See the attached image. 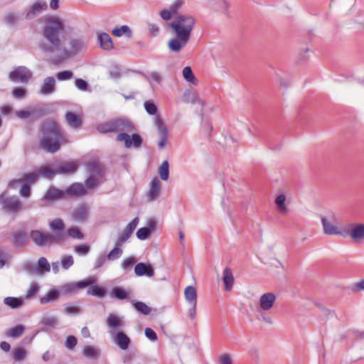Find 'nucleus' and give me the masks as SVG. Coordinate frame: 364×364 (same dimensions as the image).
<instances>
[{
  "mask_svg": "<svg viewBox=\"0 0 364 364\" xmlns=\"http://www.w3.org/2000/svg\"><path fill=\"white\" fill-rule=\"evenodd\" d=\"M92 283H93L92 279H87L82 280V281H80L77 282H72V283L66 284L61 287V289L65 294L72 293V292L76 291L77 289L86 287L89 286L90 284H92Z\"/></svg>",
  "mask_w": 364,
  "mask_h": 364,
  "instance_id": "obj_18",
  "label": "nucleus"
},
{
  "mask_svg": "<svg viewBox=\"0 0 364 364\" xmlns=\"http://www.w3.org/2000/svg\"><path fill=\"white\" fill-rule=\"evenodd\" d=\"M136 262V259L134 257H128L122 261V267L124 271H128Z\"/></svg>",
  "mask_w": 364,
  "mask_h": 364,
  "instance_id": "obj_48",
  "label": "nucleus"
},
{
  "mask_svg": "<svg viewBox=\"0 0 364 364\" xmlns=\"http://www.w3.org/2000/svg\"><path fill=\"white\" fill-rule=\"evenodd\" d=\"M183 77L187 82H191L193 85L196 84L197 80L191 67L186 66L183 69Z\"/></svg>",
  "mask_w": 364,
  "mask_h": 364,
  "instance_id": "obj_43",
  "label": "nucleus"
},
{
  "mask_svg": "<svg viewBox=\"0 0 364 364\" xmlns=\"http://www.w3.org/2000/svg\"><path fill=\"white\" fill-rule=\"evenodd\" d=\"M100 47L105 50L110 51L114 48V43L110 36L107 33H100L97 36Z\"/></svg>",
  "mask_w": 364,
  "mask_h": 364,
  "instance_id": "obj_19",
  "label": "nucleus"
},
{
  "mask_svg": "<svg viewBox=\"0 0 364 364\" xmlns=\"http://www.w3.org/2000/svg\"><path fill=\"white\" fill-rule=\"evenodd\" d=\"M90 176L85 181V186L88 189H92L98 186L104 181L103 168L102 165L97 161L88 164Z\"/></svg>",
  "mask_w": 364,
  "mask_h": 364,
  "instance_id": "obj_6",
  "label": "nucleus"
},
{
  "mask_svg": "<svg viewBox=\"0 0 364 364\" xmlns=\"http://www.w3.org/2000/svg\"><path fill=\"white\" fill-rule=\"evenodd\" d=\"M226 291H230L232 288L235 279L233 274H223L222 278Z\"/></svg>",
  "mask_w": 364,
  "mask_h": 364,
  "instance_id": "obj_46",
  "label": "nucleus"
},
{
  "mask_svg": "<svg viewBox=\"0 0 364 364\" xmlns=\"http://www.w3.org/2000/svg\"><path fill=\"white\" fill-rule=\"evenodd\" d=\"M37 273L48 272L50 270V264L46 257H41L38 261Z\"/></svg>",
  "mask_w": 364,
  "mask_h": 364,
  "instance_id": "obj_38",
  "label": "nucleus"
},
{
  "mask_svg": "<svg viewBox=\"0 0 364 364\" xmlns=\"http://www.w3.org/2000/svg\"><path fill=\"white\" fill-rule=\"evenodd\" d=\"M4 303L11 309H19L23 304V299L21 298L8 296L4 299Z\"/></svg>",
  "mask_w": 364,
  "mask_h": 364,
  "instance_id": "obj_31",
  "label": "nucleus"
},
{
  "mask_svg": "<svg viewBox=\"0 0 364 364\" xmlns=\"http://www.w3.org/2000/svg\"><path fill=\"white\" fill-rule=\"evenodd\" d=\"M50 228L55 232V241L63 240L65 238L64 230L65 225L62 219L56 218L49 223Z\"/></svg>",
  "mask_w": 364,
  "mask_h": 364,
  "instance_id": "obj_16",
  "label": "nucleus"
},
{
  "mask_svg": "<svg viewBox=\"0 0 364 364\" xmlns=\"http://www.w3.org/2000/svg\"><path fill=\"white\" fill-rule=\"evenodd\" d=\"M77 164L73 161L65 162L55 167L57 174H70L76 171Z\"/></svg>",
  "mask_w": 364,
  "mask_h": 364,
  "instance_id": "obj_21",
  "label": "nucleus"
},
{
  "mask_svg": "<svg viewBox=\"0 0 364 364\" xmlns=\"http://www.w3.org/2000/svg\"><path fill=\"white\" fill-rule=\"evenodd\" d=\"M346 232L354 241L359 242L364 239V224H351Z\"/></svg>",
  "mask_w": 364,
  "mask_h": 364,
  "instance_id": "obj_15",
  "label": "nucleus"
},
{
  "mask_svg": "<svg viewBox=\"0 0 364 364\" xmlns=\"http://www.w3.org/2000/svg\"><path fill=\"white\" fill-rule=\"evenodd\" d=\"M151 234V231L149 228H139L136 232V237L141 240H144L147 239Z\"/></svg>",
  "mask_w": 364,
  "mask_h": 364,
  "instance_id": "obj_53",
  "label": "nucleus"
},
{
  "mask_svg": "<svg viewBox=\"0 0 364 364\" xmlns=\"http://www.w3.org/2000/svg\"><path fill=\"white\" fill-rule=\"evenodd\" d=\"M90 206L85 203L79 204L72 213V219L76 222L83 223L87 220L89 216Z\"/></svg>",
  "mask_w": 364,
  "mask_h": 364,
  "instance_id": "obj_11",
  "label": "nucleus"
},
{
  "mask_svg": "<svg viewBox=\"0 0 364 364\" xmlns=\"http://www.w3.org/2000/svg\"><path fill=\"white\" fill-rule=\"evenodd\" d=\"M73 257L71 255L63 256L61 259V265L64 270L68 269L73 264Z\"/></svg>",
  "mask_w": 364,
  "mask_h": 364,
  "instance_id": "obj_49",
  "label": "nucleus"
},
{
  "mask_svg": "<svg viewBox=\"0 0 364 364\" xmlns=\"http://www.w3.org/2000/svg\"><path fill=\"white\" fill-rule=\"evenodd\" d=\"M82 353L87 358H95L98 355V350L92 346H86L82 350Z\"/></svg>",
  "mask_w": 364,
  "mask_h": 364,
  "instance_id": "obj_47",
  "label": "nucleus"
},
{
  "mask_svg": "<svg viewBox=\"0 0 364 364\" xmlns=\"http://www.w3.org/2000/svg\"><path fill=\"white\" fill-rule=\"evenodd\" d=\"M60 292L57 289L50 290L45 296L41 297L40 302L41 304L54 302L58 299Z\"/></svg>",
  "mask_w": 364,
  "mask_h": 364,
  "instance_id": "obj_30",
  "label": "nucleus"
},
{
  "mask_svg": "<svg viewBox=\"0 0 364 364\" xmlns=\"http://www.w3.org/2000/svg\"><path fill=\"white\" fill-rule=\"evenodd\" d=\"M219 364H232V358L229 354H223L218 360Z\"/></svg>",
  "mask_w": 364,
  "mask_h": 364,
  "instance_id": "obj_63",
  "label": "nucleus"
},
{
  "mask_svg": "<svg viewBox=\"0 0 364 364\" xmlns=\"http://www.w3.org/2000/svg\"><path fill=\"white\" fill-rule=\"evenodd\" d=\"M161 192V182L158 178H154L151 181L150 190L147 195L149 201L155 200L159 196Z\"/></svg>",
  "mask_w": 364,
  "mask_h": 364,
  "instance_id": "obj_20",
  "label": "nucleus"
},
{
  "mask_svg": "<svg viewBox=\"0 0 364 364\" xmlns=\"http://www.w3.org/2000/svg\"><path fill=\"white\" fill-rule=\"evenodd\" d=\"M40 131L38 146L47 152L55 153L60 149L61 144L70 142L67 136L55 121L48 120L43 122Z\"/></svg>",
  "mask_w": 364,
  "mask_h": 364,
  "instance_id": "obj_4",
  "label": "nucleus"
},
{
  "mask_svg": "<svg viewBox=\"0 0 364 364\" xmlns=\"http://www.w3.org/2000/svg\"><path fill=\"white\" fill-rule=\"evenodd\" d=\"M321 223L323 227L324 232L327 235H338L339 231L336 225L328 221L325 217L321 218Z\"/></svg>",
  "mask_w": 364,
  "mask_h": 364,
  "instance_id": "obj_32",
  "label": "nucleus"
},
{
  "mask_svg": "<svg viewBox=\"0 0 364 364\" xmlns=\"http://www.w3.org/2000/svg\"><path fill=\"white\" fill-rule=\"evenodd\" d=\"M38 172H30L25 173L21 179H14L9 182V187L12 188H16L21 183L28 184V186L36 182L38 178Z\"/></svg>",
  "mask_w": 364,
  "mask_h": 364,
  "instance_id": "obj_14",
  "label": "nucleus"
},
{
  "mask_svg": "<svg viewBox=\"0 0 364 364\" xmlns=\"http://www.w3.org/2000/svg\"><path fill=\"white\" fill-rule=\"evenodd\" d=\"M38 285L36 283H33L26 291V298L29 299L36 295L38 293Z\"/></svg>",
  "mask_w": 364,
  "mask_h": 364,
  "instance_id": "obj_59",
  "label": "nucleus"
},
{
  "mask_svg": "<svg viewBox=\"0 0 364 364\" xmlns=\"http://www.w3.org/2000/svg\"><path fill=\"white\" fill-rule=\"evenodd\" d=\"M112 341L121 349L126 350L131 343L129 336L122 331H117L111 333Z\"/></svg>",
  "mask_w": 364,
  "mask_h": 364,
  "instance_id": "obj_12",
  "label": "nucleus"
},
{
  "mask_svg": "<svg viewBox=\"0 0 364 364\" xmlns=\"http://www.w3.org/2000/svg\"><path fill=\"white\" fill-rule=\"evenodd\" d=\"M73 73L70 70L59 72L56 74V77L59 80H68L73 77Z\"/></svg>",
  "mask_w": 364,
  "mask_h": 364,
  "instance_id": "obj_57",
  "label": "nucleus"
},
{
  "mask_svg": "<svg viewBox=\"0 0 364 364\" xmlns=\"http://www.w3.org/2000/svg\"><path fill=\"white\" fill-rule=\"evenodd\" d=\"M65 193L68 195L75 196V197H80L83 196L87 194V191L83 186L82 183H73L70 187H68Z\"/></svg>",
  "mask_w": 364,
  "mask_h": 364,
  "instance_id": "obj_25",
  "label": "nucleus"
},
{
  "mask_svg": "<svg viewBox=\"0 0 364 364\" xmlns=\"http://www.w3.org/2000/svg\"><path fill=\"white\" fill-rule=\"evenodd\" d=\"M32 77V72L24 66L16 68L9 73V79L15 82L27 83Z\"/></svg>",
  "mask_w": 364,
  "mask_h": 364,
  "instance_id": "obj_8",
  "label": "nucleus"
},
{
  "mask_svg": "<svg viewBox=\"0 0 364 364\" xmlns=\"http://www.w3.org/2000/svg\"><path fill=\"white\" fill-rule=\"evenodd\" d=\"M38 176H43L48 178H52L57 173H55V168L53 169L49 165L41 166L38 171Z\"/></svg>",
  "mask_w": 364,
  "mask_h": 364,
  "instance_id": "obj_37",
  "label": "nucleus"
},
{
  "mask_svg": "<svg viewBox=\"0 0 364 364\" xmlns=\"http://www.w3.org/2000/svg\"><path fill=\"white\" fill-rule=\"evenodd\" d=\"M65 33V23L60 18L53 16L46 18L38 43L40 50L46 54L56 55L59 60L76 55L85 43L81 38H73L69 41L70 48H66Z\"/></svg>",
  "mask_w": 364,
  "mask_h": 364,
  "instance_id": "obj_1",
  "label": "nucleus"
},
{
  "mask_svg": "<svg viewBox=\"0 0 364 364\" xmlns=\"http://www.w3.org/2000/svg\"><path fill=\"white\" fill-rule=\"evenodd\" d=\"M58 323V318L55 316H44L41 321L45 328H55Z\"/></svg>",
  "mask_w": 364,
  "mask_h": 364,
  "instance_id": "obj_39",
  "label": "nucleus"
},
{
  "mask_svg": "<svg viewBox=\"0 0 364 364\" xmlns=\"http://www.w3.org/2000/svg\"><path fill=\"white\" fill-rule=\"evenodd\" d=\"M145 336L151 341H156L157 340L156 332L151 328H145Z\"/></svg>",
  "mask_w": 364,
  "mask_h": 364,
  "instance_id": "obj_62",
  "label": "nucleus"
},
{
  "mask_svg": "<svg viewBox=\"0 0 364 364\" xmlns=\"http://www.w3.org/2000/svg\"><path fill=\"white\" fill-rule=\"evenodd\" d=\"M112 33L116 37H121L123 35H125L128 38H131L132 36V31L127 25L114 28L112 31Z\"/></svg>",
  "mask_w": 364,
  "mask_h": 364,
  "instance_id": "obj_34",
  "label": "nucleus"
},
{
  "mask_svg": "<svg viewBox=\"0 0 364 364\" xmlns=\"http://www.w3.org/2000/svg\"><path fill=\"white\" fill-rule=\"evenodd\" d=\"M10 258L11 256L7 252L0 249V269L9 262Z\"/></svg>",
  "mask_w": 364,
  "mask_h": 364,
  "instance_id": "obj_56",
  "label": "nucleus"
},
{
  "mask_svg": "<svg viewBox=\"0 0 364 364\" xmlns=\"http://www.w3.org/2000/svg\"><path fill=\"white\" fill-rule=\"evenodd\" d=\"M77 338L74 336H68L65 345L68 349H73L77 345Z\"/></svg>",
  "mask_w": 364,
  "mask_h": 364,
  "instance_id": "obj_60",
  "label": "nucleus"
},
{
  "mask_svg": "<svg viewBox=\"0 0 364 364\" xmlns=\"http://www.w3.org/2000/svg\"><path fill=\"white\" fill-rule=\"evenodd\" d=\"M134 129L132 123L126 119H114L97 126V130L102 134L111 132H120L117 136V141H124L126 148L134 146L136 149L139 148L142 144V139L138 134H134L131 136L126 132H131Z\"/></svg>",
  "mask_w": 364,
  "mask_h": 364,
  "instance_id": "obj_3",
  "label": "nucleus"
},
{
  "mask_svg": "<svg viewBox=\"0 0 364 364\" xmlns=\"http://www.w3.org/2000/svg\"><path fill=\"white\" fill-rule=\"evenodd\" d=\"M138 223L139 218L136 217L124 228L115 241V247L107 255L109 260H115L122 256L123 250L121 246L129 239Z\"/></svg>",
  "mask_w": 364,
  "mask_h": 364,
  "instance_id": "obj_5",
  "label": "nucleus"
},
{
  "mask_svg": "<svg viewBox=\"0 0 364 364\" xmlns=\"http://www.w3.org/2000/svg\"><path fill=\"white\" fill-rule=\"evenodd\" d=\"M26 90L25 88L16 87L12 91L13 97L16 99H23L26 95Z\"/></svg>",
  "mask_w": 364,
  "mask_h": 364,
  "instance_id": "obj_51",
  "label": "nucleus"
},
{
  "mask_svg": "<svg viewBox=\"0 0 364 364\" xmlns=\"http://www.w3.org/2000/svg\"><path fill=\"white\" fill-rule=\"evenodd\" d=\"M286 196L284 193L278 195L275 198V204L277 205V211L281 215H287L289 213V208L286 204Z\"/></svg>",
  "mask_w": 364,
  "mask_h": 364,
  "instance_id": "obj_26",
  "label": "nucleus"
},
{
  "mask_svg": "<svg viewBox=\"0 0 364 364\" xmlns=\"http://www.w3.org/2000/svg\"><path fill=\"white\" fill-rule=\"evenodd\" d=\"M196 20L191 14L178 15L170 23V28L174 32L176 37L172 38L168 43V48L173 53H180L190 41Z\"/></svg>",
  "mask_w": 364,
  "mask_h": 364,
  "instance_id": "obj_2",
  "label": "nucleus"
},
{
  "mask_svg": "<svg viewBox=\"0 0 364 364\" xmlns=\"http://www.w3.org/2000/svg\"><path fill=\"white\" fill-rule=\"evenodd\" d=\"M48 8L47 3L45 1H38L34 2L27 9L26 13V19H33L37 15L40 14L43 11H46Z\"/></svg>",
  "mask_w": 364,
  "mask_h": 364,
  "instance_id": "obj_13",
  "label": "nucleus"
},
{
  "mask_svg": "<svg viewBox=\"0 0 364 364\" xmlns=\"http://www.w3.org/2000/svg\"><path fill=\"white\" fill-rule=\"evenodd\" d=\"M154 124L156 127L158 132L161 136V140L159 142V148L163 149L167 140L168 130L165 127L162 119L159 115L156 116L154 118Z\"/></svg>",
  "mask_w": 364,
  "mask_h": 364,
  "instance_id": "obj_17",
  "label": "nucleus"
},
{
  "mask_svg": "<svg viewBox=\"0 0 364 364\" xmlns=\"http://www.w3.org/2000/svg\"><path fill=\"white\" fill-rule=\"evenodd\" d=\"M67 234L69 237L74 238V239L82 240L84 237L83 234L81 232V231L77 227L70 228L67 231Z\"/></svg>",
  "mask_w": 364,
  "mask_h": 364,
  "instance_id": "obj_45",
  "label": "nucleus"
},
{
  "mask_svg": "<svg viewBox=\"0 0 364 364\" xmlns=\"http://www.w3.org/2000/svg\"><path fill=\"white\" fill-rule=\"evenodd\" d=\"M65 117L67 124L71 128L77 129L81 127L82 124V119L77 114L72 112H68Z\"/></svg>",
  "mask_w": 364,
  "mask_h": 364,
  "instance_id": "obj_24",
  "label": "nucleus"
},
{
  "mask_svg": "<svg viewBox=\"0 0 364 364\" xmlns=\"http://www.w3.org/2000/svg\"><path fill=\"white\" fill-rule=\"evenodd\" d=\"M75 85L78 89L81 90H86L88 87L87 82L82 79H76L75 81Z\"/></svg>",
  "mask_w": 364,
  "mask_h": 364,
  "instance_id": "obj_64",
  "label": "nucleus"
},
{
  "mask_svg": "<svg viewBox=\"0 0 364 364\" xmlns=\"http://www.w3.org/2000/svg\"><path fill=\"white\" fill-rule=\"evenodd\" d=\"M186 300L189 303H196L197 293L196 289L193 286H188L184 291Z\"/></svg>",
  "mask_w": 364,
  "mask_h": 364,
  "instance_id": "obj_36",
  "label": "nucleus"
},
{
  "mask_svg": "<svg viewBox=\"0 0 364 364\" xmlns=\"http://www.w3.org/2000/svg\"><path fill=\"white\" fill-rule=\"evenodd\" d=\"M106 323L108 328L112 330L119 329L124 326L122 318L114 314H109L108 315Z\"/></svg>",
  "mask_w": 364,
  "mask_h": 364,
  "instance_id": "obj_23",
  "label": "nucleus"
},
{
  "mask_svg": "<svg viewBox=\"0 0 364 364\" xmlns=\"http://www.w3.org/2000/svg\"><path fill=\"white\" fill-rule=\"evenodd\" d=\"M183 4L184 1L183 0H176L171 4L170 10L172 11L173 14H176Z\"/></svg>",
  "mask_w": 364,
  "mask_h": 364,
  "instance_id": "obj_58",
  "label": "nucleus"
},
{
  "mask_svg": "<svg viewBox=\"0 0 364 364\" xmlns=\"http://www.w3.org/2000/svg\"><path fill=\"white\" fill-rule=\"evenodd\" d=\"M144 108L146 112L151 115H154L157 112V107L151 101H146L144 102Z\"/></svg>",
  "mask_w": 364,
  "mask_h": 364,
  "instance_id": "obj_54",
  "label": "nucleus"
},
{
  "mask_svg": "<svg viewBox=\"0 0 364 364\" xmlns=\"http://www.w3.org/2000/svg\"><path fill=\"white\" fill-rule=\"evenodd\" d=\"M25 331V327L21 325H17L13 328L7 329L5 335L9 338H17L21 336Z\"/></svg>",
  "mask_w": 364,
  "mask_h": 364,
  "instance_id": "obj_33",
  "label": "nucleus"
},
{
  "mask_svg": "<svg viewBox=\"0 0 364 364\" xmlns=\"http://www.w3.org/2000/svg\"><path fill=\"white\" fill-rule=\"evenodd\" d=\"M87 294L102 299L107 294V290L104 287H99L97 284H90Z\"/></svg>",
  "mask_w": 364,
  "mask_h": 364,
  "instance_id": "obj_27",
  "label": "nucleus"
},
{
  "mask_svg": "<svg viewBox=\"0 0 364 364\" xmlns=\"http://www.w3.org/2000/svg\"><path fill=\"white\" fill-rule=\"evenodd\" d=\"M0 201L4 209L11 213H17L22 209V203L16 196H9L6 193L0 196Z\"/></svg>",
  "mask_w": 364,
  "mask_h": 364,
  "instance_id": "obj_7",
  "label": "nucleus"
},
{
  "mask_svg": "<svg viewBox=\"0 0 364 364\" xmlns=\"http://www.w3.org/2000/svg\"><path fill=\"white\" fill-rule=\"evenodd\" d=\"M159 174L163 181H167L169 176V164L168 161H164L159 168Z\"/></svg>",
  "mask_w": 364,
  "mask_h": 364,
  "instance_id": "obj_40",
  "label": "nucleus"
},
{
  "mask_svg": "<svg viewBox=\"0 0 364 364\" xmlns=\"http://www.w3.org/2000/svg\"><path fill=\"white\" fill-rule=\"evenodd\" d=\"M132 304L134 309L143 315H148L150 313L149 307L142 301H132Z\"/></svg>",
  "mask_w": 364,
  "mask_h": 364,
  "instance_id": "obj_42",
  "label": "nucleus"
},
{
  "mask_svg": "<svg viewBox=\"0 0 364 364\" xmlns=\"http://www.w3.org/2000/svg\"><path fill=\"white\" fill-rule=\"evenodd\" d=\"M110 294L113 298L118 300L129 299L130 298L129 292L119 287H114Z\"/></svg>",
  "mask_w": 364,
  "mask_h": 364,
  "instance_id": "obj_28",
  "label": "nucleus"
},
{
  "mask_svg": "<svg viewBox=\"0 0 364 364\" xmlns=\"http://www.w3.org/2000/svg\"><path fill=\"white\" fill-rule=\"evenodd\" d=\"M276 299V295L272 292H267L261 295L258 301V311H269L274 306Z\"/></svg>",
  "mask_w": 364,
  "mask_h": 364,
  "instance_id": "obj_10",
  "label": "nucleus"
},
{
  "mask_svg": "<svg viewBox=\"0 0 364 364\" xmlns=\"http://www.w3.org/2000/svg\"><path fill=\"white\" fill-rule=\"evenodd\" d=\"M30 237L33 242L38 246H44L55 241V237L52 234L40 230H32Z\"/></svg>",
  "mask_w": 364,
  "mask_h": 364,
  "instance_id": "obj_9",
  "label": "nucleus"
},
{
  "mask_svg": "<svg viewBox=\"0 0 364 364\" xmlns=\"http://www.w3.org/2000/svg\"><path fill=\"white\" fill-rule=\"evenodd\" d=\"M4 21L8 24L14 25L17 22L18 17L13 13H9L5 16Z\"/></svg>",
  "mask_w": 364,
  "mask_h": 364,
  "instance_id": "obj_61",
  "label": "nucleus"
},
{
  "mask_svg": "<svg viewBox=\"0 0 364 364\" xmlns=\"http://www.w3.org/2000/svg\"><path fill=\"white\" fill-rule=\"evenodd\" d=\"M90 247L88 245L82 244L77 245L74 247V250L75 252L79 254L80 255H86L90 252Z\"/></svg>",
  "mask_w": 364,
  "mask_h": 364,
  "instance_id": "obj_50",
  "label": "nucleus"
},
{
  "mask_svg": "<svg viewBox=\"0 0 364 364\" xmlns=\"http://www.w3.org/2000/svg\"><path fill=\"white\" fill-rule=\"evenodd\" d=\"M55 80L53 77H47L44 79L40 89V93L43 95L52 94L55 91Z\"/></svg>",
  "mask_w": 364,
  "mask_h": 364,
  "instance_id": "obj_22",
  "label": "nucleus"
},
{
  "mask_svg": "<svg viewBox=\"0 0 364 364\" xmlns=\"http://www.w3.org/2000/svg\"><path fill=\"white\" fill-rule=\"evenodd\" d=\"M64 192L54 187H50L44 196L45 200H52L61 198L64 196Z\"/></svg>",
  "mask_w": 364,
  "mask_h": 364,
  "instance_id": "obj_29",
  "label": "nucleus"
},
{
  "mask_svg": "<svg viewBox=\"0 0 364 364\" xmlns=\"http://www.w3.org/2000/svg\"><path fill=\"white\" fill-rule=\"evenodd\" d=\"M64 311L68 315H75L78 314L80 312V309L77 306L65 304L64 306Z\"/></svg>",
  "mask_w": 364,
  "mask_h": 364,
  "instance_id": "obj_55",
  "label": "nucleus"
},
{
  "mask_svg": "<svg viewBox=\"0 0 364 364\" xmlns=\"http://www.w3.org/2000/svg\"><path fill=\"white\" fill-rule=\"evenodd\" d=\"M154 268L149 262L138 263L134 267V273H154Z\"/></svg>",
  "mask_w": 364,
  "mask_h": 364,
  "instance_id": "obj_35",
  "label": "nucleus"
},
{
  "mask_svg": "<svg viewBox=\"0 0 364 364\" xmlns=\"http://www.w3.org/2000/svg\"><path fill=\"white\" fill-rule=\"evenodd\" d=\"M23 269L24 271L28 273H37V266L36 264L31 261H26L23 264Z\"/></svg>",
  "mask_w": 364,
  "mask_h": 364,
  "instance_id": "obj_52",
  "label": "nucleus"
},
{
  "mask_svg": "<svg viewBox=\"0 0 364 364\" xmlns=\"http://www.w3.org/2000/svg\"><path fill=\"white\" fill-rule=\"evenodd\" d=\"M26 240V234L23 231H16L13 235V242L16 246L23 245Z\"/></svg>",
  "mask_w": 364,
  "mask_h": 364,
  "instance_id": "obj_41",
  "label": "nucleus"
},
{
  "mask_svg": "<svg viewBox=\"0 0 364 364\" xmlns=\"http://www.w3.org/2000/svg\"><path fill=\"white\" fill-rule=\"evenodd\" d=\"M12 355L15 361H21L26 358V351L23 348H16L12 352Z\"/></svg>",
  "mask_w": 364,
  "mask_h": 364,
  "instance_id": "obj_44",
  "label": "nucleus"
}]
</instances>
